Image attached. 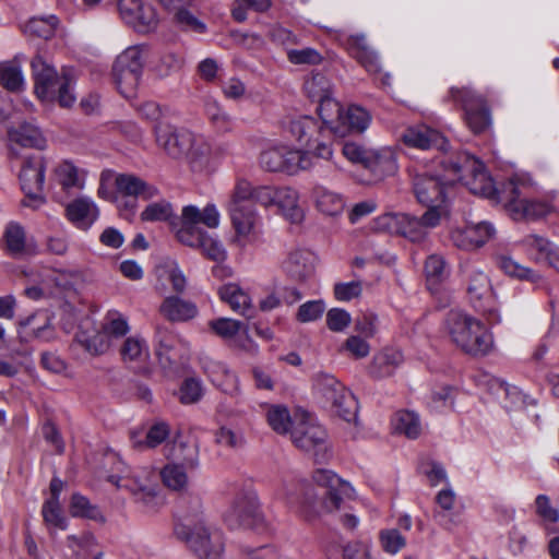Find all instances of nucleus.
Returning <instances> with one entry per match:
<instances>
[{
  "mask_svg": "<svg viewBox=\"0 0 559 559\" xmlns=\"http://www.w3.org/2000/svg\"><path fill=\"white\" fill-rule=\"evenodd\" d=\"M312 480L328 489L322 502H319L314 487L307 480H284L276 490V498L306 521H314L324 513L340 510L344 500L354 496L352 485L330 469H316Z\"/></svg>",
  "mask_w": 559,
  "mask_h": 559,
  "instance_id": "f257e3e1",
  "label": "nucleus"
},
{
  "mask_svg": "<svg viewBox=\"0 0 559 559\" xmlns=\"http://www.w3.org/2000/svg\"><path fill=\"white\" fill-rule=\"evenodd\" d=\"M219 222L221 214L214 204H206L203 210L187 205L182 209L176 237L181 243L200 249L207 259L216 262L224 261L226 250L222 242L199 227L203 224L209 228H217Z\"/></svg>",
  "mask_w": 559,
  "mask_h": 559,
  "instance_id": "f03ea898",
  "label": "nucleus"
},
{
  "mask_svg": "<svg viewBox=\"0 0 559 559\" xmlns=\"http://www.w3.org/2000/svg\"><path fill=\"white\" fill-rule=\"evenodd\" d=\"M34 91L43 102L57 100L61 107L69 108L75 100V72L71 68H62L60 72L41 55L31 61Z\"/></svg>",
  "mask_w": 559,
  "mask_h": 559,
  "instance_id": "7ed1b4c3",
  "label": "nucleus"
},
{
  "mask_svg": "<svg viewBox=\"0 0 559 559\" xmlns=\"http://www.w3.org/2000/svg\"><path fill=\"white\" fill-rule=\"evenodd\" d=\"M194 513L182 512L180 522L175 524V535L183 540L200 559H221L223 542L217 533H212L203 521L202 502L191 501Z\"/></svg>",
  "mask_w": 559,
  "mask_h": 559,
  "instance_id": "20e7f679",
  "label": "nucleus"
},
{
  "mask_svg": "<svg viewBox=\"0 0 559 559\" xmlns=\"http://www.w3.org/2000/svg\"><path fill=\"white\" fill-rule=\"evenodd\" d=\"M447 330L455 346L473 357L486 356L493 348L492 333L468 313L451 310L447 318Z\"/></svg>",
  "mask_w": 559,
  "mask_h": 559,
  "instance_id": "39448f33",
  "label": "nucleus"
},
{
  "mask_svg": "<svg viewBox=\"0 0 559 559\" xmlns=\"http://www.w3.org/2000/svg\"><path fill=\"white\" fill-rule=\"evenodd\" d=\"M168 463L160 469L164 485L171 490H183L189 484V474L199 466V450L194 442L175 438L164 447Z\"/></svg>",
  "mask_w": 559,
  "mask_h": 559,
  "instance_id": "423d86ee",
  "label": "nucleus"
},
{
  "mask_svg": "<svg viewBox=\"0 0 559 559\" xmlns=\"http://www.w3.org/2000/svg\"><path fill=\"white\" fill-rule=\"evenodd\" d=\"M295 425L290 430L292 442L301 451L311 453L317 463L331 457V450L325 429L307 412L295 413Z\"/></svg>",
  "mask_w": 559,
  "mask_h": 559,
  "instance_id": "0eeeda50",
  "label": "nucleus"
},
{
  "mask_svg": "<svg viewBox=\"0 0 559 559\" xmlns=\"http://www.w3.org/2000/svg\"><path fill=\"white\" fill-rule=\"evenodd\" d=\"M371 122V115L361 106L344 108L338 102H328L322 107V123L333 135L344 138L362 133Z\"/></svg>",
  "mask_w": 559,
  "mask_h": 559,
  "instance_id": "6e6552de",
  "label": "nucleus"
},
{
  "mask_svg": "<svg viewBox=\"0 0 559 559\" xmlns=\"http://www.w3.org/2000/svg\"><path fill=\"white\" fill-rule=\"evenodd\" d=\"M286 128L288 133L302 147L298 151L310 156L312 162H314V158L328 160L332 158L333 150L323 139L325 128L323 123L320 124L310 116H299L290 119Z\"/></svg>",
  "mask_w": 559,
  "mask_h": 559,
  "instance_id": "1a4fd4ad",
  "label": "nucleus"
},
{
  "mask_svg": "<svg viewBox=\"0 0 559 559\" xmlns=\"http://www.w3.org/2000/svg\"><path fill=\"white\" fill-rule=\"evenodd\" d=\"M314 389L330 411L341 419L352 423L357 419L358 403L354 394L331 374H319Z\"/></svg>",
  "mask_w": 559,
  "mask_h": 559,
  "instance_id": "9d476101",
  "label": "nucleus"
},
{
  "mask_svg": "<svg viewBox=\"0 0 559 559\" xmlns=\"http://www.w3.org/2000/svg\"><path fill=\"white\" fill-rule=\"evenodd\" d=\"M146 50L144 45L130 46L117 57L114 63V79L124 97H131L139 86Z\"/></svg>",
  "mask_w": 559,
  "mask_h": 559,
  "instance_id": "9b49d317",
  "label": "nucleus"
},
{
  "mask_svg": "<svg viewBox=\"0 0 559 559\" xmlns=\"http://www.w3.org/2000/svg\"><path fill=\"white\" fill-rule=\"evenodd\" d=\"M259 162L260 166L266 171L284 173L290 176L314 166V162L306 153L284 144L270 146L262 151Z\"/></svg>",
  "mask_w": 559,
  "mask_h": 559,
  "instance_id": "f8f14e48",
  "label": "nucleus"
},
{
  "mask_svg": "<svg viewBox=\"0 0 559 559\" xmlns=\"http://www.w3.org/2000/svg\"><path fill=\"white\" fill-rule=\"evenodd\" d=\"M449 94L453 102L461 105L466 124L473 133H483L490 127V110L484 96L468 87H451Z\"/></svg>",
  "mask_w": 559,
  "mask_h": 559,
  "instance_id": "ddd939ff",
  "label": "nucleus"
},
{
  "mask_svg": "<svg viewBox=\"0 0 559 559\" xmlns=\"http://www.w3.org/2000/svg\"><path fill=\"white\" fill-rule=\"evenodd\" d=\"M466 293L472 307L481 313L489 324L501 321L495 293L486 274L473 272L466 284Z\"/></svg>",
  "mask_w": 559,
  "mask_h": 559,
  "instance_id": "4468645a",
  "label": "nucleus"
},
{
  "mask_svg": "<svg viewBox=\"0 0 559 559\" xmlns=\"http://www.w3.org/2000/svg\"><path fill=\"white\" fill-rule=\"evenodd\" d=\"M46 165L41 157H29L23 163L20 171L21 188L25 193L22 205L33 210L40 209L46 203L43 194Z\"/></svg>",
  "mask_w": 559,
  "mask_h": 559,
  "instance_id": "2eb2a0df",
  "label": "nucleus"
},
{
  "mask_svg": "<svg viewBox=\"0 0 559 559\" xmlns=\"http://www.w3.org/2000/svg\"><path fill=\"white\" fill-rule=\"evenodd\" d=\"M110 481L115 484L117 488L128 490L133 496L136 503L144 506L148 510L158 506L159 498L153 472L139 471L131 476L120 478L111 476Z\"/></svg>",
  "mask_w": 559,
  "mask_h": 559,
  "instance_id": "dca6fc26",
  "label": "nucleus"
},
{
  "mask_svg": "<svg viewBox=\"0 0 559 559\" xmlns=\"http://www.w3.org/2000/svg\"><path fill=\"white\" fill-rule=\"evenodd\" d=\"M455 178L441 180L425 174L416 175L413 180L414 193L424 205L448 203Z\"/></svg>",
  "mask_w": 559,
  "mask_h": 559,
  "instance_id": "f3484780",
  "label": "nucleus"
},
{
  "mask_svg": "<svg viewBox=\"0 0 559 559\" xmlns=\"http://www.w3.org/2000/svg\"><path fill=\"white\" fill-rule=\"evenodd\" d=\"M121 20L139 33H148L157 26L155 9L142 0H119Z\"/></svg>",
  "mask_w": 559,
  "mask_h": 559,
  "instance_id": "a211bd4d",
  "label": "nucleus"
},
{
  "mask_svg": "<svg viewBox=\"0 0 559 559\" xmlns=\"http://www.w3.org/2000/svg\"><path fill=\"white\" fill-rule=\"evenodd\" d=\"M235 237L231 242L239 248L253 242L257 238L259 216L253 205L228 206Z\"/></svg>",
  "mask_w": 559,
  "mask_h": 559,
  "instance_id": "6ab92c4d",
  "label": "nucleus"
},
{
  "mask_svg": "<svg viewBox=\"0 0 559 559\" xmlns=\"http://www.w3.org/2000/svg\"><path fill=\"white\" fill-rule=\"evenodd\" d=\"M225 519L230 525L240 524L251 527L261 523L263 515L257 493L247 491L237 495Z\"/></svg>",
  "mask_w": 559,
  "mask_h": 559,
  "instance_id": "aec40b11",
  "label": "nucleus"
},
{
  "mask_svg": "<svg viewBox=\"0 0 559 559\" xmlns=\"http://www.w3.org/2000/svg\"><path fill=\"white\" fill-rule=\"evenodd\" d=\"M463 170L471 174L469 179L465 178V186L472 193L485 198H496L497 189L495 188L492 179L486 173L481 162L474 157H468L466 158L464 167L454 165L452 171L455 176V180L463 179L460 175Z\"/></svg>",
  "mask_w": 559,
  "mask_h": 559,
  "instance_id": "412c9836",
  "label": "nucleus"
},
{
  "mask_svg": "<svg viewBox=\"0 0 559 559\" xmlns=\"http://www.w3.org/2000/svg\"><path fill=\"white\" fill-rule=\"evenodd\" d=\"M200 362L203 372L215 388L230 396L240 395L239 377L226 364L210 357H202Z\"/></svg>",
  "mask_w": 559,
  "mask_h": 559,
  "instance_id": "4be33fe9",
  "label": "nucleus"
},
{
  "mask_svg": "<svg viewBox=\"0 0 559 559\" xmlns=\"http://www.w3.org/2000/svg\"><path fill=\"white\" fill-rule=\"evenodd\" d=\"M155 134L157 145L169 157L185 158L190 141V130L160 122L155 127Z\"/></svg>",
  "mask_w": 559,
  "mask_h": 559,
  "instance_id": "5701e85b",
  "label": "nucleus"
},
{
  "mask_svg": "<svg viewBox=\"0 0 559 559\" xmlns=\"http://www.w3.org/2000/svg\"><path fill=\"white\" fill-rule=\"evenodd\" d=\"M503 193L507 194L504 199L509 202V209L515 219L522 217L530 219L540 218L551 210L550 205L546 202L520 199V191L514 179L509 180Z\"/></svg>",
  "mask_w": 559,
  "mask_h": 559,
  "instance_id": "b1692460",
  "label": "nucleus"
},
{
  "mask_svg": "<svg viewBox=\"0 0 559 559\" xmlns=\"http://www.w3.org/2000/svg\"><path fill=\"white\" fill-rule=\"evenodd\" d=\"M110 177H114L116 191L121 195L151 200L159 193L155 186L132 174L114 175L110 171H105L102 174V182L107 181Z\"/></svg>",
  "mask_w": 559,
  "mask_h": 559,
  "instance_id": "393cba45",
  "label": "nucleus"
},
{
  "mask_svg": "<svg viewBox=\"0 0 559 559\" xmlns=\"http://www.w3.org/2000/svg\"><path fill=\"white\" fill-rule=\"evenodd\" d=\"M66 218L78 229L88 230L99 217V209L87 197H80L66 205Z\"/></svg>",
  "mask_w": 559,
  "mask_h": 559,
  "instance_id": "a878e982",
  "label": "nucleus"
},
{
  "mask_svg": "<svg viewBox=\"0 0 559 559\" xmlns=\"http://www.w3.org/2000/svg\"><path fill=\"white\" fill-rule=\"evenodd\" d=\"M158 313L169 322L183 323L195 319L199 316V308L192 300L176 294L166 296L162 300Z\"/></svg>",
  "mask_w": 559,
  "mask_h": 559,
  "instance_id": "bb28decb",
  "label": "nucleus"
},
{
  "mask_svg": "<svg viewBox=\"0 0 559 559\" xmlns=\"http://www.w3.org/2000/svg\"><path fill=\"white\" fill-rule=\"evenodd\" d=\"M381 225L414 242L427 237L420 219L406 213L385 214L381 217Z\"/></svg>",
  "mask_w": 559,
  "mask_h": 559,
  "instance_id": "cd10ccee",
  "label": "nucleus"
},
{
  "mask_svg": "<svg viewBox=\"0 0 559 559\" xmlns=\"http://www.w3.org/2000/svg\"><path fill=\"white\" fill-rule=\"evenodd\" d=\"M493 234L495 229L491 225L479 223L454 229L451 240L460 249L474 250L485 245Z\"/></svg>",
  "mask_w": 559,
  "mask_h": 559,
  "instance_id": "c85d7f7f",
  "label": "nucleus"
},
{
  "mask_svg": "<svg viewBox=\"0 0 559 559\" xmlns=\"http://www.w3.org/2000/svg\"><path fill=\"white\" fill-rule=\"evenodd\" d=\"M156 289L166 293L168 285L176 294H182L188 285V278L175 260H164L155 267Z\"/></svg>",
  "mask_w": 559,
  "mask_h": 559,
  "instance_id": "c756f323",
  "label": "nucleus"
},
{
  "mask_svg": "<svg viewBox=\"0 0 559 559\" xmlns=\"http://www.w3.org/2000/svg\"><path fill=\"white\" fill-rule=\"evenodd\" d=\"M8 140L10 151L14 152V146L44 150L46 139L41 131L29 122H20L8 129Z\"/></svg>",
  "mask_w": 559,
  "mask_h": 559,
  "instance_id": "7c9ffc66",
  "label": "nucleus"
},
{
  "mask_svg": "<svg viewBox=\"0 0 559 559\" xmlns=\"http://www.w3.org/2000/svg\"><path fill=\"white\" fill-rule=\"evenodd\" d=\"M402 142L409 146L420 150L432 147L444 148L445 139L443 135L427 126H416L405 129L401 135Z\"/></svg>",
  "mask_w": 559,
  "mask_h": 559,
  "instance_id": "2f4dec72",
  "label": "nucleus"
},
{
  "mask_svg": "<svg viewBox=\"0 0 559 559\" xmlns=\"http://www.w3.org/2000/svg\"><path fill=\"white\" fill-rule=\"evenodd\" d=\"M283 271L295 282H306L312 276L313 255L309 251L296 250L290 252L282 263Z\"/></svg>",
  "mask_w": 559,
  "mask_h": 559,
  "instance_id": "473e14b6",
  "label": "nucleus"
},
{
  "mask_svg": "<svg viewBox=\"0 0 559 559\" xmlns=\"http://www.w3.org/2000/svg\"><path fill=\"white\" fill-rule=\"evenodd\" d=\"M523 242L530 254H532L537 262L547 263L559 270V247L557 245L535 234L527 235Z\"/></svg>",
  "mask_w": 559,
  "mask_h": 559,
  "instance_id": "72a5a7b5",
  "label": "nucleus"
},
{
  "mask_svg": "<svg viewBox=\"0 0 559 559\" xmlns=\"http://www.w3.org/2000/svg\"><path fill=\"white\" fill-rule=\"evenodd\" d=\"M306 95L313 102H318V114L322 119V107L328 102H337L332 97L333 88L330 80L322 73H312L304 83Z\"/></svg>",
  "mask_w": 559,
  "mask_h": 559,
  "instance_id": "f704fd0d",
  "label": "nucleus"
},
{
  "mask_svg": "<svg viewBox=\"0 0 559 559\" xmlns=\"http://www.w3.org/2000/svg\"><path fill=\"white\" fill-rule=\"evenodd\" d=\"M347 49L368 72L378 73L380 62L377 53L367 44L364 35H352L347 39Z\"/></svg>",
  "mask_w": 559,
  "mask_h": 559,
  "instance_id": "c9c22d12",
  "label": "nucleus"
},
{
  "mask_svg": "<svg viewBox=\"0 0 559 559\" xmlns=\"http://www.w3.org/2000/svg\"><path fill=\"white\" fill-rule=\"evenodd\" d=\"M274 206L293 223H299L304 218L299 193L290 187H278Z\"/></svg>",
  "mask_w": 559,
  "mask_h": 559,
  "instance_id": "e433bc0d",
  "label": "nucleus"
},
{
  "mask_svg": "<svg viewBox=\"0 0 559 559\" xmlns=\"http://www.w3.org/2000/svg\"><path fill=\"white\" fill-rule=\"evenodd\" d=\"M2 241L5 252L13 258H21L27 252L26 231L17 222H9L4 226Z\"/></svg>",
  "mask_w": 559,
  "mask_h": 559,
  "instance_id": "4c0bfd02",
  "label": "nucleus"
},
{
  "mask_svg": "<svg viewBox=\"0 0 559 559\" xmlns=\"http://www.w3.org/2000/svg\"><path fill=\"white\" fill-rule=\"evenodd\" d=\"M155 341H156V355L160 365L166 368L170 367L175 360V348L177 343H179V337L174 334L166 326H157L155 332Z\"/></svg>",
  "mask_w": 559,
  "mask_h": 559,
  "instance_id": "58836bf2",
  "label": "nucleus"
},
{
  "mask_svg": "<svg viewBox=\"0 0 559 559\" xmlns=\"http://www.w3.org/2000/svg\"><path fill=\"white\" fill-rule=\"evenodd\" d=\"M218 296L235 312L246 316L252 309L249 294L237 284H226L218 288Z\"/></svg>",
  "mask_w": 559,
  "mask_h": 559,
  "instance_id": "ea45409f",
  "label": "nucleus"
},
{
  "mask_svg": "<svg viewBox=\"0 0 559 559\" xmlns=\"http://www.w3.org/2000/svg\"><path fill=\"white\" fill-rule=\"evenodd\" d=\"M214 154L211 141L203 134H198L190 131V141L188 142V150L185 158L191 165L203 166L206 165Z\"/></svg>",
  "mask_w": 559,
  "mask_h": 559,
  "instance_id": "a19ab883",
  "label": "nucleus"
},
{
  "mask_svg": "<svg viewBox=\"0 0 559 559\" xmlns=\"http://www.w3.org/2000/svg\"><path fill=\"white\" fill-rule=\"evenodd\" d=\"M53 174L56 181L63 190H81L84 188L85 171L69 160L59 163L56 166Z\"/></svg>",
  "mask_w": 559,
  "mask_h": 559,
  "instance_id": "79ce46f5",
  "label": "nucleus"
},
{
  "mask_svg": "<svg viewBox=\"0 0 559 559\" xmlns=\"http://www.w3.org/2000/svg\"><path fill=\"white\" fill-rule=\"evenodd\" d=\"M312 195L314 198L316 207L324 215L337 216L345 207L343 197L336 192L330 191L323 186L313 188Z\"/></svg>",
  "mask_w": 559,
  "mask_h": 559,
  "instance_id": "37998d69",
  "label": "nucleus"
},
{
  "mask_svg": "<svg viewBox=\"0 0 559 559\" xmlns=\"http://www.w3.org/2000/svg\"><path fill=\"white\" fill-rule=\"evenodd\" d=\"M404 360L403 354L396 348H385L373 357L371 372L379 378L390 377Z\"/></svg>",
  "mask_w": 559,
  "mask_h": 559,
  "instance_id": "c03bdc74",
  "label": "nucleus"
},
{
  "mask_svg": "<svg viewBox=\"0 0 559 559\" xmlns=\"http://www.w3.org/2000/svg\"><path fill=\"white\" fill-rule=\"evenodd\" d=\"M366 168L379 176L393 175L397 170L396 157L390 148L371 150Z\"/></svg>",
  "mask_w": 559,
  "mask_h": 559,
  "instance_id": "a18cd8bd",
  "label": "nucleus"
},
{
  "mask_svg": "<svg viewBox=\"0 0 559 559\" xmlns=\"http://www.w3.org/2000/svg\"><path fill=\"white\" fill-rule=\"evenodd\" d=\"M266 421L269 426L280 435H290L295 425V414L292 416L287 407L283 405H270L266 409Z\"/></svg>",
  "mask_w": 559,
  "mask_h": 559,
  "instance_id": "49530a36",
  "label": "nucleus"
},
{
  "mask_svg": "<svg viewBox=\"0 0 559 559\" xmlns=\"http://www.w3.org/2000/svg\"><path fill=\"white\" fill-rule=\"evenodd\" d=\"M392 425L395 431L409 439H416L421 433L419 416L414 412L399 411L392 419Z\"/></svg>",
  "mask_w": 559,
  "mask_h": 559,
  "instance_id": "de8ad7c7",
  "label": "nucleus"
},
{
  "mask_svg": "<svg viewBox=\"0 0 559 559\" xmlns=\"http://www.w3.org/2000/svg\"><path fill=\"white\" fill-rule=\"evenodd\" d=\"M170 435V428L166 423L154 424L146 432L144 440L135 439V435H132V445L134 449H155L166 441Z\"/></svg>",
  "mask_w": 559,
  "mask_h": 559,
  "instance_id": "09e8293b",
  "label": "nucleus"
},
{
  "mask_svg": "<svg viewBox=\"0 0 559 559\" xmlns=\"http://www.w3.org/2000/svg\"><path fill=\"white\" fill-rule=\"evenodd\" d=\"M0 84L11 92L24 87V75L16 60L0 63Z\"/></svg>",
  "mask_w": 559,
  "mask_h": 559,
  "instance_id": "8fccbe9b",
  "label": "nucleus"
},
{
  "mask_svg": "<svg viewBox=\"0 0 559 559\" xmlns=\"http://www.w3.org/2000/svg\"><path fill=\"white\" fill-rule=\"evenodd\" d=\"M58 25L56 16L48 17H32L23 27V32L29 37H37L43 39H50Z\"/></svg>",
  "mask_w": 559,
  "mask_h": 559,
  "instance_id": "3c124183",
  "label": "nucleus"
},
{
  "mask_svg": "<svg viewBox=\"0 0 559 559\" xmlns=\"http://www.w3.org/2000/svg\"><path fill=\"white\" fill-rule=\"evenodd\" d=\"M43 276L47 283L51 285V290L55 289L68 290L73 287L74 283L81 278V273L78 271H56L47 267H40Z\"/></svg>",
  "mask_w": 559,
  "mask_h": 559,
  "instance_id": "603ef678",
  "label": "nucleus"
},
{
  "mask_svg": "<svg viewBox=\"0 0 559 559\" xmlns=\"http://www.w3.org/2000/svg\"><path fill=\"white\" fill-rule=\"evenodd\" d=\"M120 352L126 362L143 364L150 355L145 341L135 336L128 337Z\"/></svg>",
  "mask_w": 559,
  "mask_h": 559,
  "instance_id": "864d4df0",
  "label": "nucleus"
},
{
  "mask_svg": "<svg viewBox=\"0 0 559 559\" xmlns=\"http://www.w3.org/2000/svg\"><path fill=\"white\" fill-rule=\"evenodd\" d=\"M174 216V207L167 200L151 202L140 214L143 222H169Z\"/></svg>",
  "mask_w": 559,
  "mask_h": 559,
  "instance_id": "5fc2aeb1",
  "label": "nucleus"
},
{
  "mask_svg": "<svg viewBox=\"0 0 559 559\" xmlns=\"http://www.w3.org/2000/svg\"><path fill=\"white\" fill-rule=\"evenodd\" d=\"M26 277H31L34 282H38V285H33L25 288L24 294L32 300H40L47 296L53 294L51 285L47 283V280L43 276L40 267L29 269L23 271Z\"/></svg>",
  "mask_w": 559,
  "mask_h": 559,
  "instance_id": "6e6d98bb",
  "label": "nucleus"
},
{
  "mask_svg": "<svg viewBox=\"0 0 559 559\" xmlns=\"http://www.w3.org/2000/svg\"><path fill=\"white\" fill-rule=\"evenodd\" d=\"M23 325L29 328L36 338L43 341H49L52 338L53 331L50 318L46 312H40L28 317L23 322Z\"/></svg>",
  "mask_w": 559,
  "mask_h": 559,
  "instance_id": "4d7b16f0",
  "label": "nucleus"
},
{
  "mask_svg": "<svg viewBox=\"0 0 559 559\" xmlns=\"http://www.w3.org/2000/svg\"><path fill=\"white\" fill-rule=\"evenodd\" d=\"M76 338L82 347L91 355H102L110 347L109 337L104 331L96 332L91 336L85 333H80Z\"/></svg>",
  "mask_w": 559,
  "mask_h": 559,
  "instance_id": "13d9d810",
  "label": "nucleus"
},
{
  "mask_svg": "<svg viewBox=\"0 0 559 559\" xmlns=\"http://www.w3.org/2000/svg\"><path fill=\"white\" fill-rule=\"evenodd\" d=\"M70 511L73 516H82L100 522L104 521V516L99 509L91 504L87 498L79 493H74L72 496Z\"/></svg>",
  "mask_w": 559,
  "mask_h": 559,
  "instance_id": "bf43d9fd",
  "label": "nucleus"
},
{
  "mask_svg": "<svg viewBox=\"0 0 559 559\" xmlns=\"http://www.w3.org/2000/svg\"><path fill=\"white\" fill-rule=\"evenodd\" d=\"M379 543L384 552L395 555L405 547L406 538L399 528H384L379 532Z\"/></svg>",
  "mask_w": 559,
  "mask_h": 559,
  "instance_id": "052dcab7",
  "label": "nucleus"
},
{
  "mask_svg": "<svg viewBox=\"0 0 559 559\" xmlns=\"http://www.w3.org/2000/svg\"><path fill=\"white\" fill-rule=\"evenodd\" d=\"M242 323L230 318H218L209 322V328L221 338L231 342L240 332Z\"/></svg>",
  "mask_w": 559,
  "mask_h": 559,
  "instance_id": "680f3d73",
  "label": "nucleus"
},
{
  "mask_svg": "<svg viewBox=\"0 0 559 559\" xmlns=\"http://www.w3.org/2000/svg\"><path fill=\"white\" fill-rule=\"evenodd\" d=\"M425 273L429 288H431L432 285L442 282L448 275L444 259L438 254H431L428 257L425 263Z\"/></svg>",
  "mask_w": 559,
  "mask_h": 559,
  "instance_id": "e2e57ef3",
  "label": "nucleus"
},
{
  "mask_svg": "<svg viewBox=\"0 0 559 559\" xmlns=\"http://www.w3.org/2000/svg\"><path fill=\"white\" fill-rule=\"evenodd\" d=\"M270 7L271 0H235L231 15L237 22H243L249 9L255 12H265Z\"/></svg>",
  "mask_w": 559,
  "mask_h": 559,
  "instance_id": "0e129e2a",
  "label": "nucleus"
},
{
  "mask_svg": "<svg viewBox=\"0 0 559 559\" xmlns=\"http://www.w3.org/2000/svg\"><path fill=\"white\" fill-rule=\"evenodd\" d=\"M426 206L428 207V210L419 219L426 234L428 235L429 229L437 227L440 224L441 219L449 215V210L447 203L431 204Z\"/></svg>",
  "mask_w": 559,
  "mask_h": 559,
  "instance_id": "69168bd1",
  "label": "nucleus"
},
{
  "mask_svg": "<svg viewBox=\"0 0 559 559\" xmlns=\"http://www.w3.org/2000/svg\"><path fill=\"white\" fill-rule=\"evenodd\" d=\"M203 395L200 380L189 378L183 381L179 391V400L182 404L189 405L200 401Z\"/></svg>",
  "mask_w": 559,
  "mask_h": 559,
  "instance_id": "338daca9",
  "label": "nucleus"
},
{
  "mask_svg": "<svg viewBox=\"0 0 559 559\" xmlns=\"http://www.w3.org/2000/svg\"><path fill=\"white\" fill-rule=\"evenodd\" d=\"M325 310L322 300H311L299 306L296 319L301 323H308L320 319Z\"/></svg>",
  "mask_w": 559,
  "mask_h": 559,
  "instance_id": "774afa93",
  "label": "nucleus"
}]
</instances>
